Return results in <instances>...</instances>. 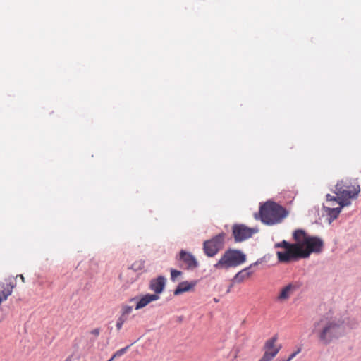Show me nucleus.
<instances>
[{
    "label": "nucleus",
    "mask_w": 361,
    "mask_h": 361,
    "mask_svg": "<svg viewBox=\"0 0 361 361\" xmlns=\"http://www.w3.org/2000/svg\"><path fill=\"white\" fill-rule=\"evenodd\" d=\"M214 301H215L216 302H219V300H217L216 298H214Z\"/></svg>",
    "instance_id": "cd10ccee"
},
{
    "label": "nucleus",
    "mask_w": 361,
    "mask_h": 361,
    "mask_svg": "<svg viewBox=\"0 0 361 361\" xmlns=\"http://www.w3.org/2000/svg\"><path fill=\"white\" fill-rule=\"evenodd\" d=\"M19 277L22 279L23 281H24V277L23 275H19Z\"/></svg>",
    "instance_id": "a878e982"
},
{
    "label": "nucleus",
    "mask_w": 361,
    "mask_h": 361,
    "mask_svg": "<svg viewBox=\"0 0 361 361\" xmlns=\"http://www.w3.org/2000/svg\"><path fill=\"white\" fill-rule=\"evenodd\" d=\"M256 228H249L243 224H235L233 226V235L235 242H242L258 232Z\"/></svg>",
    "instance_id": "6e6552de"
},
{
    "label": "nucleus",
    "mask_w": 361,
    "mask_h": 361,
    "mask_svg": "<svg viewBox=\"0 0 361 361\" xmlns=\"http://www.w3.org/2000/svg\"><path fill=\"white\" fill-rule=\"evenodd\" d=\"M160 298L157 294H146L140 298V299L133 298L130 301L136 302L135 310H140L146 307L152 302L158 300Z\"/></svg>",
    "instance_id": "9d476101"
},
{
    "label": "nucleus",
    "mask_w": 361,
    "mask_h": 361,
    "mask_svg": "<svg viewBox=\"0 0 361 361\" xmlns=\"http://www.w3.org/2000/svg\"><path fill=\"white\" fill-rule=\"evenodd\" d=\"M196 281H183L180 283L174 290V295H178L185 292L190 291L196 286Z\"/></svg>",
    "instance_id": "2eb2a0df"
},
{
    "label": "nucleus",
    "mask_w": 361,
    "mask_h": 361,
    "mask_svg": "<svg viewBox=\"0 0 361 361\" xmlns=\"http://www.w3.org/2000/svg\"><path fill=\"white\" fill-rule=\"evenodd\" d=\"M258 263H259V262L257 261L256 262L250 264L248 267L245 268V269H242L241 271H240L239 272H238L235 274V276H234V278L233 279V283H241L245 279L249 278L252 274V271H249L250 269L252 268L253 266L258 264Z\"/></svg>",
    "instance_id": "4468645a"
},
{
    "label": "nucleus",
    "mask_w": 361,
    "mask_h": 361,
    "mask_svg": "<svg viewBox=\"0 0 361 361\" xmlns=\"http://www.w3.org/2000/svg\"><path fill=\"white\" fill-rule=\"evenodd\" d=\"M179 259L185 264L188 269H194L198 267V262L190 252L181 250L179 254Z\"/></svg>",
    "instance_id": "9b49d317"
},
{
    "label": "nucleus",
    "mask_w": 361,
    "mask_h": 361,
    "mask_svg": "<svg viewBox=\"0 0 361 361\" xmlns=\"http://www.w3.org/2000/svg\"><path fill=\"white\" fill-rule=\"evenodd\" d=\"M312 333L315 334L319 343L329 345L345 334L343 323L330 317H322L313 325Z\"/></svg>",
    "instance_id": "f03ea898"
},
{
    "label": "nucleus",
    "mask_w": 361,
    "mask_h": 361,
    "mask_svg": "<svg viewBox=\"0 0 361 361\" xmlns=\"http://www.w3.org/2000/svg\"><path fill=\"white\" fill-rule=\"evenodd\" d=\"M133 311V307L131 306H124L122 308V314L121 316L126 317L128 319V316Z\"/></svg>",
    "instance_id": "6ab92c4d"
},
{
    "label": "nucleus",
    "mask_w": 361,
    "mask_h": 361,
    "mask_svg": "<svg viewBox=\"0 0 361 361\" xmlns=\"http://www.w3.org/2000/svg\"><path fill=\"white\" fill-rule=\"evenodd\" d=\"M298 289V286L295 282H291L282 286L279 290L276 300L281 303L288 301Z\"/></svg>",
    "instance_id": "1a4fd4ad"
},
{
    "label": "nucleus",
    "mask_w": 361,
    "mask_h": 361,
    "mask_svg": "<svg viewBox=\"0 0 361 361\" xmlns=\"http://www.w3.org/2000/svg\"><path fill=\"white\" fill-rule=\"evenodd\" d=\"M231 288H228L227 293L230 292Z\"/></svg>",
    "instance_id": "c85d7f7f"
},
{
    "label": "nucleus",
    "mask_w": 361,
    "mask_h": 361,
    "mask_svg": "<svg viewBox=\"0 0 361 361\" xmlns=\"http://www.w3.org/2000/svg\"><path fill=\"white\" fill-rule=\"evenodd\" d=\"M246 260V255L237 250H228L222 255L214 267L219 269H227L230 267H237Z\"/></svg>",
    "instance_id": "39448f33"
},
{
    "label": "nucleus",
    "mask_w": 361,
    "mask_h": 361,
    "mask_svg": "<svg viewBox=\"0 0 361 361\" xmlns=\"http://www.w3.org/2000/svg\"><path fill=\"white\" fill-rule=\"evenodd\" d=\"M300 352L301 348H298L295 352L289 355V357L287 358V361H291Z\"/></svg>",
    "instance_id": "5701e85b"
},
{
    "label": "nucleus",
    "mask_w": 361,
    "mask_h": 361,
    "mask_svg": "<svg viewBox=\"0 0 361 361\" xmlns=\"http://www.w3.org/2000/svg\"><path fill=\"white\" fill-rule=\"evenodd\" d=\"M274 357V353L271 354L264 353L262 357L259 361H271Z\"/></svg>",
    "instance_id": "4be33fe9"
},
{
    "label": "nucleus",
    "mask_w": 361,
    "mask_h": 361,
    "mask_svg": "<svg viewBox=\"0 0 361 361\" xmlns=\"http://www.w3.org/2000/svg\"><path fill=\"white\" fill-rule=\"evenodd\" d=\"M128 348V346L118 350L113 355V358H116V357H119L122 356L123 354H125L126 353Z\"/></svg>",
    "instance_id": "412c9836"
},
{
    "label": "nucleus",
    "mask_w": 361,
    "mask_h": 361,
    "mask_svg": "<svg viewBox=\"0 0 361 361\" xmlns=\"http://www.w3.org/2000/svg\"><path fill=\"white\" fill-rule=\"evenodd\" d=\"M12 293L11 289L4 290V286L0 285V303L6 300Z\"/></svg>",
    "instance_id": "f3484780"
},
{
    "label": "nucleus",
    "mask_w": 361,
    "mask_h": 361,
    "mask_svg": "<svg viewBox=\"0 0 361 361\" xmlns=\"http://www.w3.org/2000/svg\"><path fill=\"white\" fill-rule=\"evenodd\" d=\"M359 192V186L352 187L342 180L337 183L334 191L336 195H326V204L323 206L329 223L337 218L343 207L350 204V200L356 197Z\"/></svg>",
    "instance_id": "f257e3e1"
},
{
    "label": "nucleus",
    "mask_w": 361,
    "mask_h": 361,
    "mask_svg": "<svg viewBox=\"0 0 361 361\" xmlns=\"http://www.w3.org/2000/svg\"><path fill=\"white\" fill-rule=\"evenodd\" d=\"M259 214L261 221L267 225L279 224L288 215L284 208L272 202H267L261 206Z\"/></svg>",
    "instance_id": "20e7f679"
},
{
    "label": "nucleus",
    "mask_w": 361,
    "mask_h": 361,
    "mask_svg": "<svg viewBox=\"0 0 361 361\" xmlns=\"http://www.w3.org/2000/svg\"><path fill=\"white\" fill-rule=\"evenodd\" d=\"M115 358H113V356L107 361H113Z\"/></svg>",
    "instance_id": "bb28decb"
},
{
    "label": "nucleus",
    "mask_w": 361,
    "mask_h": 361,
    "mask_svg": "<svg viewBox=\"0 0 361 361\" xmlns=\"http://www.w3.org/2000/svg\"><path fill=\"white\" fill-rule=\"evenodd\" d=\"M126 317L121 315V317L118 319L116 322V328L118 330H120L122 328L123 324L126 322Z\"/></svg>",
    "instance_id": "aec40b11"
},
{
    "label": "nucleus",
    "mask_w": 361,
    "mask_h": 361,
    "mask_svg": "<svg viewBox=\"0 0 361 361\" xmlns=\"http://www.w3.org/2000/svg\"><path fill=\"white\" fill-rule=\"evenodd\" d=\"M145 261L142 259L137 260L132 264L130 269L134 271H142L145 268Z\"/></svg>",
    "instance_id": "dca6fc26"
},
{
    "label": "nucleus",
    "mask_w": 361,
    "mask_h": 361,
    "mask_svg": "<svg viewBox=\"0 0 361 361\" xmlns=\"http://www.w3.org/2000/svg\"><path fill=\"white\" fill-rule=\"evenodd\" d=\"M182 274L180 271L171 269V279L173 281H176L177 279Z\"/></svg>",
    "instance_id": "a211bd4d"
},
{
    "label": "nucleus",
    "mask_w": 361,
    "mask_h": 361,
    "mask_svg": "<svg viewBox=\"0 0 361 361\" xmlns=\"http://www.w3.org/2000/svg\"><path fill=\"white\" fill-rule=\"evenodd\" d=\"M293 238L296 242L300 256L306 258L312 252H320L323 247V241L318 237L310 236L301 229L293 233Z\"/></svg>",
    "instance_id": "7ed1b4c3"
},
{
    "label": "nucleus",
    "mask_w": 361,
    "mask_h": 361,
    "mask_svg": "<svg viewBox=\"0 0 361 361\" xmlns=\"http://www.w3.org/2000/svg\"><path fill=\"white\" fill-rule=\"evenodd\" d=\"M65 361H71V357H67Z\"/></svg>",
    "instance_id": "393cba45"
},
{
    "label": "nucleus",
    "mask_w": 361,
    "mask_h": 361,
    "mask_svg": "<svg viewBox=\"0 0 361 361\" xmlns=\"http://www.w3.org/2000/svg\"><path fill=\"white\" fill-rule=\"evenodd\" d=\"M224 238L225 234L221 233L214 237L212 239L204 241L203 244L204 253L208 257H214L223 247Z\"/></svg>",
    "instance_id": "0eeeda50"
},
{
    "label": "nucleus",
    "mask_w": 361,
    "mask_h": 361,
    "mask_svg": "<svg viewBox=\"0 0 361 361\" xmlns=\"http://www.w3.org/2000/svg\"><path fill=\"white\" fill-rule=\"evenodd\" d=\"M92 334L95 335V336H98L99 334V330L98 329H95L92 331Z\"/></svg>",
    "instance_id": "b1692460"
},
{
    "label": "nucleus",
    "mask_w": 361,
    "mask_h": 361,
    "mask_svg": "<svg viewBox=\"0 0 361 361\" xmlns=\"http://www.w3.org/2000/svg\"><path fill=\"white\" fill-rule=\"evenodd\" d=\"M166 279L162 276H159L156 279L151 280L149 288L154 291V294L159 295L164 290Z\"/></svg>",
    "instance_id": "f8f14e48"
},
{
    "label": "nucleus",
    "mask_w": 361,
    "mask_h": 361,
    "mask_svg": "<svg viewBox=\"0 0 361 361\" xmlns=\"http://www.w3.org/2000/svg\"><path fill=\"white\" fill-rule=\"evenodd\" d=\"M275 247L283 249V251L276 252L278 259L281 262H288L293 259L302 258L296 242L290 244L286 240H283L281 243L275 244Z\"/></svg>",
    "instance_id": "423d86ee"
},
{
    "label": "nucleus",
    "mask_w": 361,
    "mask_h": 361,
    "mask_svg": "<svg viewBox=\"0 0 361 361\" xmlns=\"http://www.w3.org/2000/svg\"><path fill=\"white\" fill-rule=\"evenodd\" d=\"M277 339H278L277 336H274L266 341L265 345H264L266 350H265L264 353L271 354V353H274V357H276V355L278 354V353L279 352V350L281 349V345H278V346L276 345Z\"/></svg>",
    "instance_id": "ddd939ff"
}]
</instances>
